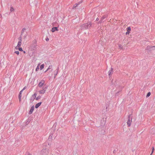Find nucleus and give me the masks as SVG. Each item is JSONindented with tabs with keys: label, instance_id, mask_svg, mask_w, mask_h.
I'll list each match as a JSON object with an SVG mask.
<instances>
[{
	"label": "nucleus",
	"instance_id": "nucleus-7",
	"mask_svg": "<svg viewBox=\"0 0 155 155\" xmlns=\"http://www.w3.org/2000/svg\"><path fill=\"white\" fill-rule=\"evenodd\" d=\"M26 88V87H25L20 91V92H19V94L18 95V97H21V94H22V92Z\"/></svg>",
	"mask_w": 155,
	"mask_h": 155
},
{
	"label": "nucleus",
	"instance_id": "nucleus-2",
	"mask_svg": "<svg viewBox=\"0 0 155 155\" xmlns=\"http://www.w3.org/2000/svg\"><path fill=\"white\" fill-rule=\"evenodd\" d=\"M45 81L44 80H41L38 84V86L39 87H41L44 85Z\"/></svg>",
	"mask_w": 155,
	"mask_h": 155
},
{
	"label": "nucleus",
	"instance_id": "nucleus-14",
	"mask_svg": "<svg viewBox=\"0 0 155 155\" xmlns=\"http://www.w3.org/2000/svg\"><path fill=\"white\" fill-rule=\"evenodd\" d=\"M131 124V121L129 120L127 122V124L129 127L130 126Z\"/></svg>",
	"mask_w": 155,
	"mask_h": 155
},
{
	"label": "nucleus",
	"instance_id": "nucleus-10",
	"mask_svg": "<svg viewBox=\"0 0 155 155\" xmlns=\"http://www.w3.org/2000/svg\"><path fill=\"white\" fill-rule=\"evenodd\" d=\"M91 25L90 23H88L85 24V26H86V28H88V27H90Z\"/></svg>",
	"mask_w": 155,
	"mask_h": 155
},
{
	"label": "nucleus",
	"instance_id": "nucleus-20",
	"mask_svg": "<svg viewBox=\"0 0 155 155\" xmlns=\"http://www.w3.org/2000/svg\"><path fill=\"white\" fill-rule=\"evenodd\" d=\"M10 10L11 12L13 11H14V9L13 7H11Z\"/></svg>",
	"mask_w": 155,
	"mask_h": 155
},
{
	"label": "nucleus",
	"instance_id": "nucleus-17",
	"mask_svg": "<svg viewBox=\"0 0 155 155\" xmlns=\"http://www.w3.org/2000/svg\"><path fill=\"white\" fill-rule=\"evenodd\" d=\"M41 98V96H39L36 98V100H38L39 99H40Z\"/></svg>",
	"mask_w": 155,
	"mask_h": 155
},
{
	"label": "nucleus",
	"instance_id": "nucleus-8",
	"mask_svg": "<svg viewBox=\"0 0 155 155\" xmlns=\"http://www.w3.org/2000/svg\"><path fill=\"white\" fill-rule=\"evenodd\" d=\"M41 104V102H39L35 105V107L36 108H38L39 106H40Z\"/></svg>",
	"mask_w": 155,
	"mask_h": 155
},
{
	"label": "nucleus",
	"instance_id": "nucleus-27",
	"mask_svg": "<svg viewBox=\"0 0 155 155\" xmlns=\"http://www.w3.org/2000/svg\"><path fill=\"white\" fill-rule=\"evenodd\" d=\"M99 20V19L97 18L96 19V21H98Z\"/></svg>",
	"mask_w": 155,
	"mask_h": 155
},
{
	"label": "nucleus",
	"instance_id": "nucleus-3",
	"mask_svg": "<svg viewBox=\"0 0 155 155\" xmlns=\"http://www.w3.org/2000/svg\"><path fill=\"white\" fill-rule=\"evenodd\" d=\"M47 88V87H45V88H43L42 89L40 90L39 91V94H44L45 92L46 89Z\"/></svg>",
	"mask_w": 155,
	"mask_h": 155
},
{
	"label": "nucleus",
	"instance_id": "nucleus-23",
	"mask_svg": "<svg viewBox=\"0 0 155 155\" xmlns=\"http://www.w3.org/2000/svg\"><path fill=\"white\" fill-rule=\"evenodd\" d=\"M20 47L18 46H16L15 47V48L16 50H18L19 48Z\"/></svg>",
	"mask_w": 155,
	"mask_h": 155
},
{
	"label": "nucleus",
	"instance_id": "nucleus-4",
	"mask_svg": "<svg viewBox=\"0 0 155 155\" xmlns=\"http://www.w3.org/2000/svg\"><path fill=\"white\" fill-rule=\"evenodd\" d=\"M127 31L126 33V35H129L130 33V31H131V28L130 27H128L127 28Z\"/></svg>",
	"mask_w": 155,
	"mask_h": 155
},
{
	"label": "nucleus",
	"instance_id": "nucleus-12",
	"mask_svg": "<svg viewBox=\"0 0 155 155\" xmlns=\"http://www.w3.org/2000/svg\"><path fill=\"white\" fill-rule=\"evenodd\" d=\"M45 66V65L44 64H42L40 67V70H42V69H43L44 68Z\"/></svg>",
	"mask_w": 155,
	"mask_h": 155
},
{
	"label": "nucleus",
	"instance_id": "nucleus-15",
	"mask_svg": "<svg viewBox=\"0 0 155 155\" xmlns=\"http://www.w3.org/2000/svg\"><path fill=\"white\" fill-rule=\"evenodd\" d=\"M118 47L119 49H123V46H122V45L121 44H119L118 45Z\"/></svg>",
	"mask_w": 155,
	"mask_h": 155
},
{
	"label": "nucleus",
	"instance_id": "nucleus-28",
	"mask_svg": "<svg viewBox=\"0 0 155 155\" xmlns=\"http://www.w3.org/2000/svg\"><path fill=\"white\" fill-rule=\"evenodd\" d=\"M49 40V39L48 38L46 39V41H48Z\"/></svg>",
	"mask_w": 155,
	"mask_h": 155
},
{
	"label": "nucleus",
	"instance_id": "nucleus-1",
	"mask_svg": "<svg viewBox=\"0 0 155 155\" xmlns=\"http://www.w3.org/2000/svg\"><path fill=\"white\" fill-rule=\"evenodd\" d=\"M43 155H47L49 153V150L47 149H43L41 152Z\"/></svg>",
	"mask_w": 155,
	"mask_h": 155
},
{
	"label": "nucleus",
	"instance_id": "nucleus-26",
	"mask_svg": "<svg viewBox=\"0 0 155 155\" xmlns=\"http://www.w3.org/2000/svg\"><path fill=\"white\" fill-rule=\"evenodd\" d=\"M36 96H37V94H36V93H35V94H34V97H36Z\"/></svg>",
	"mask_w": 155,
	"mask_h": 155
},
{
	"label": "nucleus",
	"instance_id": "nucleus-29",
	"mask_svg": "<svg viewBox=\"0 0 155 155\" xmlns=\"http://www.w3.org/2000/svg\"><path fill=\"white\" fill-rule=\"evenodd\" d=\"M48 71V70H47V69L46 70V71H45V72H46L47 71Z\"/></svg>",
	"mask_w": 155,
	"mask_h": 155
},
{
	"label": "nucleus",
	"instance_id": "nucleus-11",
	"mask_svg": "<svg viewBox=\"0 0 155 155\" xmlns=\"http://www.w3.org/2000/svg\"><path fill=\"white\" fill-rule=\"evenodd\" d=\"M52 65H50L48 68H47V70H49L50 69H51V71L52 70Z\"/></svg>",
	"mask_w": 155,
	"mask_h": 155
},
{
	"label": "nucleus",
	"instance_id": "nucleus-22",
	"mask_svg": "<svg viewBox=\"0 0 155 155\" xmlns=\"http://www.w3.org/2000/svg\"><path fill=\"white\" fill-rule=\"evenodd\" d=\"M58 70H57L56 73H55V74H54V75H55V76H56L57 75V74H58Z\"/></svg>",
	"mask_w": 155,
	"mask_h": 155
},
{
	"label": "nucleus",
	"instance_id": "nucleus-9",
	"mask_svg": "<svg viewBox=\"0 0 155 155\" xmlns=\"http://www.w3.org/2000/svg\"><path fill=\"white\" fill-rule=\"evenodd\" d=\"M21 40L20 41H19L18 44L17 46L18 47H20L21 46Z\"/></svg>",
	"mask_w": 155,
	"mask_h": 155
},
{
	"label": "nucleus",
	"instance_id": "nucleus-16",
	"mask_svg": "<svg viewBox=\"0 0 155 155\" xmlns=\"http://www.w3.org/2000/svg\"><path fill=\"white\" fill-rule=\"evenodd\" d=\"M78 4H75L73 6V8L74 9V8H75L76 7H77L78 5Z\"/></svg>",
	"mask_w": 155,
	"mask_h": 155
},
{
	"label": "nucleus",
	"instance_id": "nucleus-21",
	"mask_svg": "<svg viewBox=\"0 0 155 155\" xmlns=\"http://www.w3.org/2000/svg\"><path fill=\"white\" fill-rule=\"evenodd\" d=\"M18 50L20 51H23L22 48H21L20 47L19 48Z\"/></svg>",
	"mask_w": 155,
	"mask_h": 155
},
{
	"label": "nucleus",
	"instance_id": "nucleus-5",
	"mask_svg": "<svg viewBox=\"0 0 155 155\" xmlns=\"http://www.w3.org/2000/svg\"><path fill=\"white\" fill-rule=\"evenodd\" d=\"M34 108H35L33 106H32L31 107V108L30 109V110L29 111V113L30 114H31L32 113V112L34 110Z\"/></svg>",
	"mask_w": 155,
	"mask_h": 155
},
{
	"label": "nucleus",
	"instance_id": "nucleus-6",
	"mask_svg": "<svg viewBox=\"0 0 155 155\" xmlns=\"http://www.w3.org/2000/svg\"><path fill=\"white\" fill-rule=\"evenodd\" d=\"M58 31V29L57 27H53V28H52V29H51V31L53 32H54L55 31Z\"/></svg>",
	"mask_w": 155,
	"mask_h": 155
},
{
	"label": "nucleus",
	"instance_id": "nucleus-19",
	"mask_svg": "<svg viewBox=\"0 0 155 155\" xmlns=\"http://www.w3.org/2000/svg\"><path fill=\"white\" fill-rule=\"evenodd\" d=\"M15 53L17 54L18 55L19 54V52L18 51H15Z\"/></svg>",
	"mask_w": 155,
	"mask_h": 155
},
{
	"label": "nucleus",
	"instance_id": "nucleus-24",
	"mask_svg": "<svg viewBox=\"0 0 155 155\" xmlns=\"http://www.w3.org/2000/svg\"><path fill=\"white\" fill-rule=\"evenodd\" d=\"M154 150V148L153 147V149H152V152H151V155H151L153 153V151Z\"/></svg>",
	"mask_w": 155,
	"mask_h": 155
},
{
	"label": "nucleus",
	"instance_id": "nucleus-30",
	"mask_svg": "<svg viewBox=\"0 0 155 155\" xmlns=\"http://www.w3.org/2000/svg\"><path fill=\"white\" fill-rule=\"evenodd\" d=\"M24 53H25V51H24Z\"/></svg>",
	"mask_w": 155,
	"mask_h": 155
},
{
	"label": "nucleus",
	"instance_id": "nucleus-13",
	"mask_svg": "<svg viewBox=\"0 0 155 155\" xmlns=\"http://www.w3.org/2000/svg\"><path fill=\"white\" fill-rule=\"evenodd\" d=\"M40 65V64L39 63L38 64V66H37L36 68V69H35V71H38L39 70V66Z\"/></svg>",
	"mask_w": 155,
	"mask_h": 155
},
{
	"label": "nucleus",
	"instance_id": "nucleus-18",
	"mask_svg": "<svg viewBox=\"0 0 155 155\" xmlns=\"http://www.w3.org/2000/svg\"><path fill=\"white\" fill-rule=\"evenodd\" d=\"M151 94V93L150 92H148V94H147V96L146 97H149V96H150V95Z\"/></svg>",
	"mask_w": 155,
	"mask_h": 155
},
{
	"label": "nucleus",
	"instance_id": "nucleus-25",
	"mask_svg": "<svg viewBox=\"0 0 155 155\" xmlns=\"http://www.w3.org/2000/svg\"><path fill=\"white\" fill-rule=\"evenodd\" d=\"M18 99H19V102H20L21 101V97H18Z\"/></svg>",
	"mask_w": 155,
	"mask_h": 155
}]
</instances>
